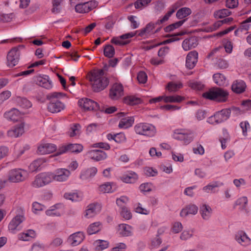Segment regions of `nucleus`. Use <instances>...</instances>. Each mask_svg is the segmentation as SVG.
<instances>
[{
  "label": "nucleus",
  "mask_w": 251,
  "mask_h": 251,
  "mask_svg": "<svg viewBox=\"0 0 251 251\" xmlns=\"http://www.w3.org/2000/svg\"><path fill=\"white\" fill-rule=\"evenodd\" d=\"M136 133L138 134L153 137L156 133L155 127L147 123H139L134 127Z\"/></svg>",
  "instance_id": "obj_4"
},
{
  "label": "nucleus",
  "mask_w": 251,
  "mask_h": 251,
  "mask_svg": "<svg viewBox=\"0 0 251 251\" xmlns=\"http://www.w3.org/2000/svg\"><path fill=\"white\" fill-rule=\"evenodd\" d=\"M70 175V172L66 169H58L54 174V180L57 181H64L67 179Z\"/></svg>",
  "instance_id": "obj_16"
},
{
  "label": "nucleus",
  "mask_w": 251,
  "mask_h": 251,
  "mask_svg": "<svg viewBox=\"0 0 251 251\" xmlns=\"http://www.w3.org/2000/svg\"><path fill=\"white\" fill-rule=\"evenodd\" d=\"M111 43L116 45L124 46L128 44L129 43V41H124L122 40L119 39L117 38L114 37L111 39Z\"/></svg>",
  "instance_id": "obj_54"
},
{
  "label": "nucleus",
  "mask_w": 251,
  "mask_h": 251,
  "mask_svg": "<svg viewBox=\"0 0 251 251\" xmlns=\"http://www.w3.org/2000/svg\"><path fill=\"white\" fill-rule=\"evenodd\" d=\"M231 88L233 92L241 94L245 91L246 85L244 81L236 80L233 81Z\"/></svg>",
  "instance_id": "obj_20"
},
{
  "label": "nucleus",
  "mask_w": 251,
  "mask_h": 251,
  "mask_svg": "<svg viewBox=\"0 0 251 251\" xmlns=\"http://www.w3.org/2000/svg\"><path fill=\"white\" fill-rule=\"evenodd\" d=\"M84 237L82 232H77L71 235L68 238V241L75 246L79 244L83 241Z\"/></svg>",
  "instance_id": "obj_22"
},
{
  "label": "nucleus",
  "mask_w": 251,
  "mask_h": 251,
  "mask_svg": "<svg viewBox=\"0 0 251 251\" xmlns=\"http://www.w3.org/2000/svg\"><path fill=\"white\" fill-rule=\"evenodd\" d=\"M230 113L231 110L230 109H224L216 112L211 118L214 119L215 122L216 123H221L227 120L230 116Z\"/></svg>",
  "instance_id": "obj_12"
},
{
  "label": "nucleus",
  "mask_w": 251,
  "mask_h": 251,
  "mask_svg": "<svg viewBox=\"0 0 251 251\" xmlns=\"http://www.w3.org/2000/svg\"><path fill=\"white\" fill-rule=\"evenodd\" d=\"M139 188L141 191L143 192H148L151 190V184L149 183L142 184Z\"/></svg>",
  "instance_id": "obj_62"
},
{
  "label": "nucleus",
  "mask_w": 251,
  "mask_h": 251,
  "mask_svg": "<svg viewBox=\"0 0 251 251\" xmlns=\"http://www.w3.org/2000/svg\"><path fill=\"white\" fill-rule=\"evenodd\" d=\"M137 78L141 83H145L147 80V75L143 71L140 72L137 75Z\"/></svg>",
  "instance_id": "obj_51"
},
{
  "label": "nucleus",
  "mask_w": 251,
  "mask_h": 251,
  "mask_svg": "<svg viewBox=\"0 0 251 251\" xmlns=\"http://www.w3.org/2000/svg\"><path fill=\"white\" fill-rule=\"evenodd\" d=\"M118 231L119 234L124 236H130L132 233L131 227L126 224L119 225Z\"/></svg>",
  "instance_id": "obj_29"
},
{
  "label": "nucleus",
  "mask_w": 251,
  "mask_h": 251,
  "mask_svg": "<svg viewBox=\"0 0 251 251\" xmlns=\"http://www.w3.org/2000/svg\"><path fill=\"white\" fill-rule=\"evenodd\" d=\"M43 163V161L41 159L34 160L29 166V170L32 172L37 171Z\"/></svg>",
  "instance_id": "obj_45"
},
{
  "label": "nucleus",
  "mask_w": 251,
  "mask_h": 251,
  "mask_svg": "<svg viewBox=\"0 0 251 251\" xmlns=\"http://www.w3.org/2000/svg\"><path fill=\"white\" fill-rule=\"evenodd\" d=\"M228 96L229 93L227 90L217 87H212L202 95V97L206 99L219 102L226 101Z\"/></svg>",
  "instance_id": "obj_2"
},
{
  "label": "nucleus",
  "mask_w": 251,
  "mask_h": 251,
  "mask_svg": "<svg viewBox=\"0 0 251 251\" xmlns=\"http://www.w3.org/2000/svg\"><path fill=\"white\" fill-rule=\"evenodd\" d=\"M33 81L38 85L46 89H49L52 87V83L48 75H36L33 77Z\"/></svg>",
  "instance_id": "obj_10"
},
{
  "label": "nucleus",
  "mask_w": 251,
  "mask_h": 251,
  "mask_svg": "<svg viewBox=\"0 0 251 251\" xmlns=\"http://www.w3.org/2000/svg\"><path fill=\"white\" fill-rule=\"evenodd\" d=\"M64 197L72 201H79L82 200V195L78 193H66Z\"/></svg>",
  "instance_id": "obj_33"
},
{
  "label": "nucleus",
  "mask_w": 251,
  "mask_h": 251,
  "mask_svg": "<svg viewBox=\"0 0 251 251\" xmlns=\"http://www.w3.org/2000/svg\"><path fill=\"white\" fill-rule=\"evenodd\" d=\"M14 15L12 13L9 14H3L1 15V21L3 22H10L13 18Z\"/></svg>",
  "instance_id": "obj_61"
},
{
  "label": "nucleus",
  "mask_w": 251,
  "mask_h": 251,
  "mask_svg": "<svg viewBox=\"0 0 251 251\" xmlns=\"http://www.w3.org/2000/svg\"><path fill=\"white\" fill-rule=\"evenodd\" d=\"M124 102L127 104L134 105L140 103L141 100L134 96H128L124 98Z\"/></svg>",
  "instance_id": "obj_35"
},
{
  "label": "nucleus",
  "mask_w": 251,
  "mask_h": 251,
  "mask_svg": "<svg viewBox=\"0 0 251 251\" xmlns=\"http://www.w3.org/2000/svg\"><path fill=\"white\" fill-rule=\"evenodd\" d=\"M86 210L85 216L87 218H91L100 210V207L98 203H91L88 206Z\"/></svg>",
  "instance_id": "obj_27"
},
{
  "label": "nucleus",
  "mask_w": 251,
  "mask_h": 251,
  "mask_svg": "<svg viewBox=\"0 0 251 251\" xmlns=\"http://www.w3.org/2000/svg\"><path fill=\"white\" fill-rule=\"evenodd\" d=\"M78 104L79 106L86 110H100L103 111V108H100L99 104L88 98H82L78 100Z\"/></svg>",
  "instance_id": "obj_8"
},
{
  "label": "nucleus",
  "mask_w": 251,
  "mask_h": 251,
  "mask_svg": "<svg viewBox=\"0 0 251 251\" xmlns=\"http://www.w3.org/2000/svg\"><path fill=\"white\" fill-rule=\"evenodd\" d=\"M183 129H176L173 134L174 139L178 140H182L186 144H189L191 141V138L189 136V134L185 133Z\"/></svg>",
  "instance_id": "obj_15"
},
{
  "label": "nucleus",
  "mask_w": 251,
  "mask_h": 251,
  "mask_svg": "<svg viewBox=\"0 0 251 251\" xmlns=\"http://www.w3.org/2000/svg\"><path fill=\"white\" fill-rule=\"evenodd\" d=\"M115 53L114 48L111 45H106L103 49L104 56L108 58H112Z\"/></svg>",
  "instance_id": "obj_37"
},
{
  "label": "nucleus",
  "mask_w": 251,
  "mask_h": 251,
  "mask_svg": "<svg viewBox=\"0 0 251 251\" xmlns=\"http://www.w3.org/2000/svg\"><path fill=\"white\" fill-rule=\"evenodd\" d=\"M151 1V0H137L134 3L135 7L136 9H139L142 6H146Z\"/></svg>",
  "instance_id": "obj_49"
},
{
  "label": "nucleus",
  "mask_w": 251,
  "mask_h": 251,
  "mask_svg": "<svg viewBox=\"0 0 251 251\" xmlns=\"http://www.w3.org/2000/svg\"><path fill=\"white\" fill-rule=\"evenodd\" d=\"M247 203V198L246 197H243L237 200L235 204L237 205H240L243 209H244L246 207Z\"/></svg>",
  "instance_id": "obj_50"
},
{
  "label": "nucleus",
  "mask_w": 251,
  "mask_h": 251,
  "mask_svg": "<svg viewBox=\"0 0 251 251\" xmlns=\"http://www.w3.org/2000/svg\"><path fill=\"white\" fill-rule=\"evenodd\" d=\"M238 5V0H226V6L229 8H234Z\"/></svg>",
  "instance_id": "obj_59"
},
{
  "label": "nucleus",
  "mask_w": 251,
  "mask_h": 251,
  "mask_svg": "<svg viewBox=\"0 0 251 251\" xmlns=\"http://www.w3.org/2000/svg\"><path fill=\"white\" fill-rule=\"evenodd\" d=\"M198 53L195 50L189 52L186 57V66L189 69H193L198 61Z\"/></svg>",
  "instance_id": "obj_13"
},
{
  "label": "nucleus",
  "mask_w": 251,
  "mask_h": 251,
  "mask_svg": "<svg viewBox=\"0 0 251 251\" xmlns=\"http://www.w3.org/2000/svg\"><path fill=\"white\" fill-rule=\"evenodd\" d=\"M198 44L197 37L192 36L189 38L185 39L182 42V46L185 50L187 51L196 48Z\"/></svg>",
  "instance_id": "obj_14"
},
{
  "label": "nucleus",
  "mask_w": 251,
  "mask_h": 251,
  "mask_svg": "<svg viewBox=\"0 0 251 251\" xmlns=\"http://www.w3.org/2000/svg\"><path fill=\"white\" fill-rule=\"evenodd\" d=\"M155 28V24L151 22L147 24L146 27L141 30L139 31V32L138 35L140 37L143 36L146 33H149Z\"/></svg>",
  "instance_id": "obj_38"
},
{
  "label": "nucleus",
  "mask_w": 251,
  "mask_h": 251,
  "mask_svg": "<svg viewBox=\"0 0 251 251\" xmlns=\"http://www.w3.org/2000/svg\"><path fill=\"white\" fill-rule=\"evenodd\" d=\"M113 183L111 182H107L102 184L99 186V191L102 193H111L113 192L112 185Z\"/></svg>",
  "instance_id": "obj_42"
},
{
  "label": "nucleus",
  "mask_w": 251,
  "mask_h": 251,
  "mask_svg": "<svg viewBox=\"0 0 251 251\" xmlns=\"http://www.w3.org/2000/svg\"><path fill=\"white\" fill-rule=\"evenodd\" d=\"M121 216L126 220L130 219L132 217L131 212L126 207H123L121 212Z\"/></svg>",
  "instance_id": "obj_52"
},
{
  "label": "nucleus",
  "mask_w": 251,
  "mask_h": 251,
  "mask_svg": "<svg viewBox=\"0 0 251 251\" xmlns=\"http://www.w3.org/2000/svg\"><path fill=\"white\" fill-rule=\"evenodd\" d=\"M213 78L215 83L220 86H224L227 85V81L226 76L222 74H215Z\"/></svg>",
  "instance_id": "obj_28"
},
{
  "label": "nucleus",
  "mask_w": 251,
  "mask_h": 251,
  "mask_svg": "<svg viewBox=\"0 0 251 251\" xmlns=\"http://www.w3.org/2000/svg\"><path fill=\"white\" fill-rule=\"evenodd\" d=\"M124 95V88L121 84L114 83L109 91V97L113 100H117Z\"/></svg>",
  "instance_id": "obj_9"
},
{
  "label": "nucleus",
  "mask_w": 251,
  "mask_h": 251,
  "mask_svg": "<svg viewBox=\"0 0 251 251\" xmlns=\"http://www.w3.org/2000/svg\"><path fill=\"white\" fill-rule=\"evenodd\" d=\"M55 206H52L51 209L47 210L46 211V214L49 216H59L60 214L59 212L55 211Z\"/></svg>",
  "instance_id": "obj_57"
},
{
  "label": "nucleus",
  "mask_w": 251,
  "mask_h": 251,
  "mask_svg": "<svg viewBox=\"0 0 251 251\" xmlns=\"http://www.w3.org/2000/svg\"><path fill=\"white\" fill-rule=\"evenodd\" d=\"M219 186V183L218 182L216 181L204 187L203 190L206 192H209L210 190L212 191L214 188L218 187Z\"/></svg>",
  "instance_id": "obj_56"
},
{
  "label": "nucleus",
  "mask_w": 251,
  "mask_h": 251,
  "mask_svg": "<svg viewBox=\"0 0 251 251\" xmlns=\"http://www.w3.org/2000/svg\"><path fill=\"white\" fill-rule=\"evenodd\" d=\"M98 172L97 168L92 167L82 172L80 177L82 180H88L93 177Z\"/></svg>",
  "instance_id": "obj_24"
},
{
  "label": "nucleus",
  "mask_w": 251,
  "mask_h": 251,
  "mask_svg": "<svg viewBox=\"0 0 251 251\" xmlns=\"http://www.w3.org/2000/svg\"><path fill=\"white\" fill-rule=\"evenodd\" d=\"M62 0H53V8L51 9V11L54 13H58L60 12V9L58 7L60 4Z\"/></svg>",
  "instance_id": "obj_53"
},
{
  "label": "nucleus",
  "mask_w": 251,
  "mask_h": 251,
  "mask_svg": "<svg viewBox=\"0 0 251 251\" xmlns=\"http://www.w3.org/2000/svg\"><path fill=\"white\" fill-rule=\"evenodd\" d=\"M64 94L60 92H53L47 96V99L50 100L48 105L49 111L51 113H58L65 108V104L57 100L58 98L63 96Z\"/></svg>",
  "instance_id": "obj_3"
},
{
  "label": "nucleus",
  "mask_w": 251,
  "mask_h": 251,
  "mask_svg": "<svg viewBox=\"0 0 251 251\" xmlns=\"http://www.w3.org/2000/svg\"><path fill=\"white\" fill-rule=\"evenodd\" d=\"M169 50V48L167 46L160 48L158 51V56L163 58L168 53Z\"/></svg>",
  "instance_id": "obj_58"
},
{
  "label": "nucleus",
  "mask_w": 251,
  "mask_h": 251,
  "mask_svg": "<svg viewBox=\"0 0 251 251\" xmlns=\"http://www.w3.org/2000/svg\"><path fill=\"white\" fill-rule=\"evenodd\" d=\"M27 172L22 169H13L9 171L8 180L11 182H19L25 180L27 176Z\"/></svg>",
  "instance_id": "obj_6"
},
{
  "label": "nucleus",
  "mask_w": 251,
  "mask_h": 251,
  "mask_svg": "<svg viewBox=\"0 0 251 251\" xmlns=\"http://www.w3.org/2000/svg\"><path fill=\"white\" fill-rule=\"evenodd\" d=\"M192 10L188 7H182L179 9L176 13V17L178 19H182L190 15Z\"/></svg>",
  "instance_id": "obj_31"
},
{
  "label": "nucleus",
  "mask_w": 251,
  "mask_h": 251,
  "mask_svg": "<svg viewBox=\"0 0 251 251\" xmlns=\"http://www.w3.org/2000/svg\"><path fill=\"white\" fill-rule=\"evenodd\" d=\"M182 87L181 83L176 84L173 82H170L168 83L166 88L170 92H175Z\"/></svg>",
  "instance_id": "obj_43"
},
{
  "label": "nucleus",
  "mask_w": 251,
  "mask_h": 251,
  "mask_svg": "<svg viewBox=\"0 0 251 251\" xmlns=\"http://www.w3.org/2000/svg\"><path fill=\"white\" fill-rule=\"evenodd\" d=\"M100 222H96L91 224L87 229L88 233L91 235L98 232L100 230Z\"/></svg>",
  "instance_id": "obj_46"
},
{
  "label": "nucleus",
  "mask_w": 251,
  "mask_h": 251,
  "mask_svg": "<svg viewBox=\"0 0 251 251\" xmlns=\"http://www.w3.org/2000/svg\"><path fill=\"white\" fill-rule=\"evenodd\" d=\"M182 229V224L179 222L175 223L173 226L172 230L175 233H177Z\"/></svg>",
  "instance_id": "obj_64"
},
{
  "label": "nucleus",
  "mask_w": 251,
  "mask_h": 251,
  "mask_svg": "<svg viewBox=\"0 0 251 251\" xmlns=\"http://www.w3.org/2000/svg\"><path fill=\"white\" fill-rule=\"evenodd\" d=\"M235 240L242 246H247L250 244V238L247 235L246 233L240 230L235 235Z\"/></svg>",
  "instance_id": "obj_18"
},
{
  "label": "nucleus",
  "mask_w": 251,
  "mask_h": 251,
  "mask_svg": "<svg viewBox=\"0 0 251 251\" xmlns=\"http://www.w3.org/2000/svg\"><path fill=\"white\" fill-rule=\"evenodd\" d=\"M24 132V124L22 123L16 126L14 128L7 131L8 136L11 137H18Z\"/></svg>",
  "instance_id": "obj_21"
},
{
  "label": "nucleus",
  "mask_w": 251,
  "mask_h": 251,
  "mask_svg": "<svg viewBox=\"0 0 251 251\" xmlns=\"http://www.w3.org/2000/svg\"><path fill=\"white\" fill-rule=\"evenodd\" d=\"M44 180L41 178L40 174H38L35 177V180L32 182V186L34 188H39L45 185Z\"/></svg>",
  "instance_id": "obj_47"
},
{
  "label": "nucleus",
  "mask_w": 251,
  "mask_h": 251,
  "mask_svg": "<svg viewBox=\"0 0 251 251\" xmlns=\"http://www.w3.org/2000/svg\"><path fill=\"white\" fill-rule=\"evenodd\" d=\"M126 113L119 112L117 113L116 116L118 118H122L119 124V127L121 128H127L132 126L134 123V118L132 117H124Z\"/></svg>",
  "instance_id": "obj_11"
},
{
  "label": "nucleus",
  "mask_w": 251,
  "mask_h": 251,
  "mask_svg": "<svg viewBox=\"0 0 251 251\" xmlns=\"http://www.w3.org/2000/svg\"><path fill=\"white\" fill-rule=\"evenodd\" d=\"M200 213L202 218L207 220L211 216L212 209L209 205L204 204L200 207Z\"/></svg>",
  "instance_id": "obj_30"
},
{
  "label": "nucleus",
  "mask_w": 251,
  "mask_h": 251,
  "mask_svg": "<svg viewBox=\"0 0 251 251\" xmlns=\"http://www.w3.org/2000/svg\"><path fill=\"white\" fill-rule=\"evenodd\" d=\"M32 207L33 212L36 213L38 211L43 210L45 206L37 202H34L32 204Z\"/></svg>",
  "instance_id": "obj_63"
},
{
  "label": "nucleus",
  "mask_w": 251,
  "mask_h": 251,
  "mask_svg": "<svg viewBox=\"0 0 251 251\" xmlns=\"http://www.w3.org/2000/svg\"><path fill=\"white\" fill-rule=\"evenodd\" d=\"M16 101L18 104L23 108H27L31 106L30 101L25 98L18 97Z\"/></svg>",
  "instance_id": "obj_39"
},
{
  "label": "nucleus",
  "mask_w": 251,
  "mask_h": 251,
  "mask_svg": "<svg viewBox=\"0 0 251 251\" xmlns=\"http://www.w3.org/2000/svg\"><path fill=\"white\" fill-rule=\"evenodd\" d=\"M107 137L108 139L110 137L111 139L115 140V141L117 143L124 142L126 139L124 134L122 133H117L114 135L108 134Z\"/></svg>",
  "instance_id": "obj_40"
},
{
  "label": "nucleus",
  "mask_w": 251,
  "mask_h": 251,
  "mask_svg": "<svg viewBox=\"0 0 251 251\" xmlns=\"http://www.w3.org/2000/svg\"><path fill=\"white\" fill-rule=\"evenodd\" d=\"M56 146L52 144H44L40 145L38 148V151L41 154H49L56 151Z\"/></svg>",
  "instance_id": "obj_19"
},
{
  "label": "nucleus",
  "mask_w": 251,
  "mask_h": 251,
  "mask_svg": "<svg viewBox=\"0 0 251 251\" xmlns=\"http://www.w3.org/2000/svg\"><path fill=\"white\" fill-rule=\"evenodd\" d=\"M23 46H19L12 49L7 55V66L12 68L18 64L21 55L20 48H23Z\"/></svg>",
  "instance_id": "obj_5"
},
{
  "label": "nucleus",
  "mask_w": 251,
  "mask_h": 251,
  "mask_svg": "<svg viewBox=\"0 0 251 251\" xmlns=\"http://www.w3.org/2000/svg\"><path fill=\"white\" fill-rule=\"evenodd\" d=\"M25 220V217L23 215H17L11 220L8 225L9 230L14 231L16 229L18 226L22 223Z\"/></svg>",
  "instance_id": "obj_25"
},
{
  "label": "nucleus",
  "mask_w": 251,
  "mask_h": 251,
  "mask_svg": "<svg viewBox=\"0 0 251 251\" xmlns=\"http://www.w3.org/2000/svg\"><path fill=\"white\" fill-rule=\"evenodd\" d=\"M4 117L8 120L13 122H17L20 120L21 118L19 111L15 108L5 113Z\"/></svg>",
  "instance_id": "obj_23"
},
{
  "label": "nucleus",
  "mask_w": 251,
  "mask_h": 251,
  "mask_svg": "<svg viewBox=\"0 0 251 251\" xmlns=\"http://www.w3.org/2000/svg\"><path fill=\"white\" fill-rule=\"evenodd\" d=\"M83 148V146L79 144H69L67 145H63L59 147L55 155L57 156L68 151L79 153L82 151Z\"/></svg>",
  "instance_id": "obj_7"
},
{
  "label": "nucleus",
  "mask_w": 251,
  "mask_h": 251,
  "mask_svg": "<svg viewBox=\"0 0 251 251\" xmlns=\"http://www.w3.org/2000/svg\"><path fill=\"white\" fill-rule=\"evenodd\" d=\"M90 81L92 82V89L95 92L104 90L109 84V79L104 76L103 69L94 70L91 73Z\"/></svg>",
  "instance_id": "obj_1"
},
{
  "label": "nucleus",
  "mask_w": 251,
  "mask_h": 251,
  "mask_svg": "<svg viewBox=\"0 0 251 251\" xmlns=\"http://www.w3.org/2000/svg\"><path fill=\"white\" fill-rule=\"evenodd\" d=\"M231 13V11L227 9H223L217 11L216 13H215V15L216 17L222 19L230 15Z\"/></svg>",
  "instance_id": "obj_48"
},
{
  "label": "nucleus",
  "mask_w": 251,
  "mask_h": 251,
  "mask_svg": "<svg viewBox=\"0 0 251 251\" xmlns=\"http://www.w3.org/2000/svg\"><path fill=\"white\" fill-rule=\"evenodd\" d=\"M184 98L180 96H164V101L166 103L168 102H180Z\"/></svg>",
  "instance_id": "obj_36"
},
{
  "label": "nucleus",
  "mask_w": 251,
  "mask_h": 251,
  "mask_svg": "<svg viewBox=\"0 0 251 251\" xmlns=\"http://www.w3.org/2000/svg\"><path fill=\"white\" fill-rule=\"evenodd\" d=\"M240 127L242 129L243 134L244 136L247 135L248 127H250V125L247 121L242 122L240 124Z\"/></svg>",
  "instance_id": "obj_60"
},
{
  "label": "nucleus",
  "mask_w": 251,
  "mask_h": 251,
  "mask_svg": "<svg viewBox=\"0 0 251 251\" xmlns=\"http://www.w3.org/2000/svg\"><path fill=\"white\" fill-rule=\"evenodd\" d=\"M186 21V19H184L167 26L164 28L165 32H170L173 31L174 29L181 26Z\"/></svg>",
  "instance_id": "obj_34"
},
{
  "label": "nucleus",
  "mask_w": 251,
  "mask_h": 251,
  "mask_svg": "<svg viewBox=\"0 0 251 251\" xmlns=\"http://www.w3.org/2000/svg\"><path fill=\"white\" fill-rule=\"evenodd\" d=\"M198 210V208L196 205L190 204L182 209L180 215L181 217L186 216L189 214L195 215L197 213Z\"/></svg>",
  "instance_id": "obj_26"
},
{
  "label": "nucleus",
  "mask_w": 251,
  "mask_h": 251,
  "mask_svg": "<svg viewBox=\"0 0 251 251\" xmlns=\"http://www.w3.org/2000/svg\"><path fill=\"white\" fill-rule=\"evenodd\" d=\"M87 4L86 2L77 4L75 6L76 12L80 13L88 12L89 9Z\"/></svg>",
  "instance_id": "obj_44"
},
{
  "label": "nucleus",
  "mask_w": 251,
  "mask_h": 251,
  "mask_svg": "<svg viewBox=\"0 0 251 251\" xmlns=\"http://www.w3.org/2000/svg\"><path fill=\"white\" fill-rule=\"evenodd\" d=\"M92 147L99 148L101 149H103L105 150H108L110 148V145L108 144L103 142L94 144L93 145Z\"/></svg>",
  "instance_id": "obj_55"
},
{
  "label": "nucleus",
  "mask_w": 251,
  "mask_h": 251,
  "mask_svg": "<svg viewBox=\"0 0 251 251\" xmlns=\"http://www.w3.org/2000/svg\"><path fill=\"white\" fill-rule=\"evenodd\" d=\"M41 176V178L44 180L45 185L48 184L53 179L54 180V174L51 173H44L40 174Z\"/></svg>",
  "instance_id": "obj_41"
},
{
  "label": "nucleus",
  "mask_w": 251,
  "mask_h": 251,
  "mask_svg": "<svg viewBox=\"0 0 251 251\" xmlns=\"http://www.w3.org/2000/svg\"><path fill=\"white\" fill-rule=\"evenodd\" d=\"M138 179V175L134 172H131L128 175H124L122 180L126 183H134Z\"/></svg>",
  "instance_id": "obj_32"
},
{
  "label": "nucleus",
  "mask_w": 251,
  "mask_h": 251,
  "mask_svg": "<svg viewBox=\"0 0 251 251\" xmlns=\"http://www.w3.org/2000/svg\"><path fill=\"white\" fill-rule=\"evenodd\" d=\"M89 156L93 160L99 161L104 160L107 157L106 153L100 150H93L89 151Z\"/></svg>",
  "instance_id": "obj_17"
}]
</instances>
